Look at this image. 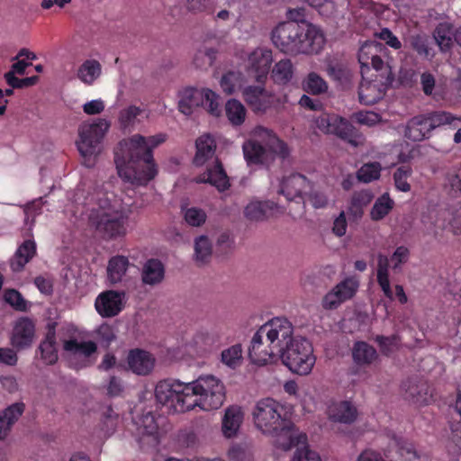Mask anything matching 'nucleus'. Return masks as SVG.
<instances>
[{
    "label": "nucleus",
    "instance_id": "1",
    "mask_svg": "<svg viewBox=\"0 0 461 461\" xmlns=\"http://www.w3.org/2000/svg\"><path fill=\"white\" fill-rule=\"evenodd\" d=\"M155 398L168 413H184L196 406L203 411L219 409L225 400V392L219 379L203 375L191 383L159 381L155 387Z\"/></svg>",
    "mask_w": 461,
    "mask_h": 461
},
{
    "label": "nucleus",
    "instance_id": "2",
    "mask_svg": "<svg viewBox=\"0 0 461 461\" xmlns=\"http://www.w3.org/2000/svg\"><path fill=\"white\" fill-rule=\"evenodd\" d=\"M167 134L148 138L135 134L119 142L114 151V162L120 177L136 185H146L158 175L153 149L164 143Z\"/></svg>",
    "mask_w": 461,
    "mask_h": 461
},
{
    "label": "nucleus",
    "instance_id": "3",
    "mask_svg": "<svg viewBox=\"0 0 461 461\" xmlns=\"http://www.w3.org/2000/svg\"><path fill=\"white\" fill-rule=\"evenodd\" d=\"M253 419L256 427L262 433L276 437V445L283 450L287 451L307 440L305 434L296 431L285 407L272 398L262 399L257 402Z\"/></svg>",
    "mask_w": 461,
    "mask_h": 461
},
{
    "label": "nucleus",
    "instance_id": "4",
    "mask_svg": "<svg viewBox=\"0 0 461 461\" xmlns=\"http://www.w3.org/2000/svg\"><path fill=\"white\" fill-rule=\"evenodd\" d=\"M271 40L280 51L290 55L317 54L325 44L323 32L311 23H280L272 30Z\"/></svg>",
    "mask_w": 461,
    "mask_h": 461
},
{
    "label": "nucleus",
    "instance_id": "5",
    "mask_svg": "<svg viewBox=\"0 0 461 461\" xmlns=\"http://www.w3.org/2000/svg\"><path fill=\"white\" fill-rule=\"evenodd\" d=\"M294 332L285 318H274L258 328L249 348V357L256 365L264 366L280 357L284 343Z\"/></svg>",
    "mask_w": 461,
    "mask_h": 461
},
{
    "label": "nucleus",
    "instance_id": "6",
    "mask_svg": "<svg viewBox=\"0 0 461 461\" xmlns=\"http://www.w3.org/2000/svg\"><path fill=\"white\" fill-rule=\"evenodd\" d=\"M84 204L95 203L89 214V224L95 232L105 240H115L127 234L129 215L122 210L115 209L107 194L102 191L86 196Z\"/></svg>",
    "mask_w": 461,
    "mask_h": 461
},
{
    "label": "nucleus",
    "instance_id": "7",
    "mask_svg": "<svg viewBox=\"0 0 461 461\" xmlns=\"http://www.w3.org/2000/svg\"><path fill=\"white\" fill-rule=\"evenodd\" d=\"M280 357L293 373L301 375H308L316 361L312 343L305 338L293 337V334L285 340Z\"/></svg>",
    "mask_w": 461,
    "mask_h": 461
},
{
    "label": "nucleus",
    "instance_id": "8",
    "mask_svg": "<svg viewBox=\"0 0 461 461\" xmlns=\"http://www.w3.org/2000/svg\"><path fill=\"white\" fill-rule=\"evenodd\" d=\"M316 127L326 134H333L352 147L365 142L364 135L347 119L335 114L323 113L315 120Z\"/></svg>",
    "mask_w": 461,
    "mask_h": 461
},
{
    "label": "nucleus",
    "instance_id": "9",
    "mask_svg": "<svg viewBox=\"0 0 461 461\" xmlns=\"http://www.w3.org/2000/svg\"><path fill=\"white\" fill-rule=\"evenodd\" d=\"M199 106L203 107L212 115L220 114L218 95L211 89L199 90L194 87H186L180 92L178 110L185 115H190Z\"/></svg>",
    "mask_w": 461,
    "mask_h": 461
},
{
    "label": "nucleus",
    "instance_id": "10",
    "mask_svg": "<svg viewBox=\"0 0 461 461\" xmlns=\"http://www.w3.org/2000/svg\"><path fill=\"white\" fill-rule=\"evenodd\" d=\"M108 128L109 123L105 119H98L94 123L81 125L77 146L83 158L86 159L98 153V146Z\"/></svg>",
    "mask_w": 461,
    "mask_h": 461
},
{
    "label": "nucleus",
    "instance_id": "11",
    "mask_svg": "<svg viewBox=\"0 0 461 461\" xmlns=\"http://www.w3.org/2000/svg\"><path fill=\"white\" fill-rule=\"evenodd\" d=\"M130 429L140 448L155 447L159 443L158 424L151 411L134 419Z\"/></svg>",
    "mask_w": 461,
    "mask_h": 461
},
{
    "label": "nucleus",
    "instance_id": "12",
    "mask_svg": "<svg viewBox=\"0 0 461 461\" xmlns=\"http://www.w3.org/2000/svg\"><path fill=\"white\" fill-rule=\"evenodd\" d=\"M273 61L272 51L267 48L254 50L248 58L247 71L258 84H265Z\"/></svg>",
    "mask_w": 461,
    "mask_h": 461
},
{
    "label": "nucleus",
    "instance_id": "13",
    "mask_svg": "<svg viewBox=\"0 0 461 461\" xmlns=\"http://www.w3.org/2000/svg\"><path fill=\"white\" fill-rule=\"evenodd\" d=\"M124 291L107 290L101 293L95 299V307L103 318L118 315L124 308Z\"/></svg>",
    "mask_w": 461,
    "mask_h": 461
},
{
    "label": "nucleus",
    "instance_id": "14",
    "mask_svg": "<svg viewBox=\"0 0 461 461\" xmlns=\"http://www.w3.org/2000/svg\"><path fill=\"white\" fill-rule=\"evenodd\" d=\"M359 282L354 277H347L339 282L322 300L325 309L338 308L342 303L351 299L357 292Z\"/></svg>",
    "mask_w": 461,
    "mask_h": 461
},
{
    "label": "nucleus",
    "instance_id": "15",
    "mask_svg": "<svg viewBox=\"0 0 461 461\" xmlns=\"http://www.w3.org/2000/svg\"><path fill=\"white\" fill-rule=\"evenodd\" d=\"M311 189V182L299 173L284 177L280 184V194L285 195L287 201L298 199L297 203H304V196Z\"/></svg>",
    "mask_w": 461,
    "mask_h": 461
},
{
    "label": "nucleus",
    "instance_id": "16",
    "mask_svg": "<svg viewBox=\"0 0 461 461\" xmlns=\"http://www.w3.org/2000/svg\"><path fill=\"white\" fill-rule=\"evenodd\" d=\"M35 337V323L28 317H21L13 328L11 344L17 350H23L32 346Z\"/></svg>",
    "mask_w": 461,
    "mask_h": 461
},
{
    "label": "nucleus",
    "instance_id": "17",
    "mask_svg": "<svg viewBox=\"0 0 461 461\" xmlns=\"http://www.w3.org/2000/svg\"><path fill=\"white\" fill-rule=\"evenodd\" d=\"M242 95L249 107L257 113L266 112L272 103V96L264 87V84L245 87Z\"/></svg>",
    "mask_w": 461,
    "mask_h": 461
},
{
    "label": "nucleus",
    "instance_id": "18",
    "mask_svg": "<svg viewBox=\"0 0 461 461\" xmlns=\"http://www.w3.org/2000/svg\"><path fill=\"white\" fill-rule=\"evenodd\" d=\"M127 365L132 373L139 375H147L154 368L155 358L144 349L134 348L128 353Z\"/></svg>",
    "mask_w": 461,
    "mask_h": 461
},
{
    "label": "nucleus",
    "instance_id": "19",
    "mask_svg": "<svg viewBox=\"0 0 461 461\" xmlns=\"http://www.w3.org/2000/svg\"><path fill=\"white\" fill-rule=\"evenodd\" d=\"M195 182L209 183L219 191H225L230 187L229 177L218 158L212 167H209L205 172L196 176Z\"/></svg>",
    "mask_w": 461,
    "mask_h": 461
},
{
    "label": "nucleus",
    "instance_id": "20",
    "mask_svg": "<svg viewBox=\"0 0 461 461\" xmlns=\"http://www.w3.org/2000/svg\"><path fill=\"white\" fill-rule=\"evenodd\" d=\"M57 326L58 323L56 321L47 323L45 338L39 346L41 357L47 365H53L58 361Z\"/></svg>",
    "mask_w": 461,
    "mask_h": 461
},
{
    "label": "nucleus",
    "instance_id": "21",
    "mask_svg": "<svg viewBox=\"0 0 461 461\" xmlns=\"http://www.w3.org/2000/svg\"><path fill=\"white\" fill-rule=\"evenodd\" d=\"M405 398L417 404H428L431 398L429 387L423 380L410 378L402 384Z\"/></svg>",
    "mask_w": 461,
    "mask_h": 461
},
{
    "label": "nucleus",
    "instance_id": "22",
    "mask_svg": "<svg viewBox=\"0 0 461 461\" xmlns=\"http://www.w3.org/2000/svg\"><path fill=\"white\" fill-rule=\"evenodd\" d=\"M328 415L333 421L350 424L356 420L357 410L351 402L340 401L329 406Z\"/></svg>",
    "mask_w": 461,
    "mask_h": 461
},
{
    "label": "nucleus",
    "instance_id": "23",
    "mask_svg": "<svg viewBox=\"0 0 461 461\" xmlns=\"http://www.w3.org/2000/svg\"><path fill=\"white\" fill-rule=\"evenodd\" d=\"M244 412L241 407L231 405L225 410L221 422V430L225 438H230L237 435L243 422Z\"/></svg>",
    "mask_w": 461,
    "mask_h": 461
},
{
    "label": "nucleus",
    "instance_id": "24",
    "mask_svg": "<svg viewBox=\"0 0 461 461\" xmlns=\"http://www.w3.org/2000/svg\"><path fill=\"white\" fill-rule=\"evenodd\" d=\"M165 266L158 258H149L142 266L140 276L146 285L155 286L165 278Z\"/></svg>",
    "mask_w": 461,
    "mask_h": 461
},
{
    "label": "nucleus",
    "instance_id": "25",
    "mask_svg": "<svg viewBox=\"0 0 461 461\" xmlns=\"http://www.w3.org/2000/svg\"><path fill=\"white\" fill-rule=\"evenodd\" d=\"M277 209L276 203L271 201H252L244 210L247 219L255 221H261L273 216Z\"/></svg>",
    "mask_w": 461,
    "mask_h": 461
},
{
    "label": "nucleus",
    "instance_id": "26",
    "mask_svg": "<svg viewBox=\"0 0 461 461\" xmlns=\"http://www.w3.org/2000/svg\"><path fill=\"white\" fill-rule=\"evenodd\" d=\"M24 410L25 404L19 402L11 404L0 413V439H4L8 435L12 426L23 415Z\"/></svg>",
    "mask_w": 461,
    "mask_h": 461
},
{
    "label": "nucleus",
    "instance_id": "27",
    "mask_svg": "<svg viewBox=\"0 0 461 461\" xmlns=\"http://www.w3.org/2000/svg\"><path fill=\"white\" fill-rule=\"evenodd\" d=\"M378 357L376 349L366 341H357L353 345L352 358L357 366H367Z\"/></svg>",
    "mask_w": 461,
    "mask_h": 461
},
{
    "label": "nucleus",
    "instance_id": "28",
    "mask_svg": "<svg viewBox=\"0 0 461 461\" xmlns=\"http://www.w3.org/2000/svg\"><path fill=\"white\" fill-rule=\"evenodd\" d=\"M195 147L196 153L194 158V164L199 167L214 156L216 142L210 134H204L196 140Z\"/></svg>",
    "mask_w": 461,
    "mask_h": 461
},
{
    "label": "nucleus",
    "instance_id": "29",
    "mask_svg": "<svg viewBox=\"0 0 461 461\" xmlns=\"http://www.w3.org/2000/svg\"><path fill=\"white\" fill-rule=\"evenodd\" d=\"M428 120L425 115L414 116L406 125L404 136L412 141H420L429 137L431 128L426 123Z\"/></svg>",
    "mask_w": 461,
    "mask_h": 461
},
{
    "label": "nucleus",
    "instance_id": "30",
    "mask_svg": "<svg viewBox=\"0 0 461 461\" xmlns=\"http://www.w3.org/2000/svg\"><path fill=\"white\" fill-rule=\"evenodd\" d=\"M130 267L129 258L122 255L112 257L107 265V279L112 285L122 282Z\"/></svg>",
    "mask_w": 461,
    "mask_h": 461
},
{
    "label": "nucleus",
    "instance_id": "31",
    "mask_svg": "<svg viewBox=\"0 0 461 461\" xmlns=\"http://www.w3.org/2000/svg\"><path fill=\"white\" fill-rule=\"evenodd\" d=\"M374 194L370 190L363 189L354 192L351 196L348 212L354 219H360L364 214V209L372 202Z\"/></svg>",
    "mask_w": 461,
    "mask_h": 461
},
{
    "label": "nucleus",
    "instance_id": "32",
    "mask_svg": "<svg viewBox=\"0 0 461 461\" xmlns=\"http://www.w3.org/2000/svg\"><path fill=\"white\" fill-rule=\"evenodd\" d=\"M376 281L384 296L393 301V293L389 280V258L383 254H379L377 258Z\"/></svg>",
    "mask_w": 461,
    "mask_h": 461
},
{
    "label": "nucleus",
    "instance_id": "33",
    "mask_svg": "<svg viewBox=\"0 0 461 461\" xmlns=\"http://www.w3.org/2000/svg\"><path fill=\"white\" fill-rule=\"evenodd\" d=\"M242 149L249 165H260L267 159V149L258 140H249L245 141Z\"/></svg>",
    "mask_w": 461,
    "mask_h": 461
},
{
    "label": "nucleus",
    "instance_id": "34",
    "mask_svg": "<svg viewBox=\"0 0 461 461\" xmlns=\"http://www.w3.org/2000/svg\"><path fill=\"white\" fill-rule=\"evenodd\" d=\"M36 254V244L33 240H24L15 252V258L11 267L14 271H21Z\"/></svg>",
    "mask_w": 461,
    "mask_h": 461
},
{
    "label": "nucleus",
    "instance_id": "35",
    "mask_svg": "<svg viewBox=\"0 0 461 461\" xmlns=\"http://www.w3.org/2000/svg\"><path fill=\"white\" fill-rule=\"evenodd\" d=\"M328 76L340 85H348L352 80V71L348 64L342 61H330L326 68Z\"/></svg>",
    "mask_w": 461,
    "mask_h": 461
},
{
    "label": "nucleus",
    "instance_id": "36",
    "mask_svg": "<svg viewBox=\"0 0 461 461\" xmlns=\"http://www.w3.org/2000/svg\"><path fill=\"white\" fill-rule=\"evenodd\" d=\"M387 52L388 50L384 45V50L382 51H375V54H373L369 62H367L366 67L360 66V73L364 80L367 77L366 74L369 72L371 68L376 72H380L383 76L390 73V68L384 62V58L387 56Z\"/></svg>",
    "mask_w": 461,
    "mask_h": 461
},
{
    "label": "nucleus",
    "instance_id": "37",
    "mask_svg": "<svg viewBox=\"0 0 461 461\" xmlns=\"http://www.w3.org/2000/svg\"><path fill=\"white\" fill-rule=\"evenodd\" d=\"M245 83L244 76L241 72L230 70L224 73L220 80V86L226 95H232L240 90Z\"/></svg>",
    "mask_w": 461,
    "mask_h": 461
},
{
    "label": "nucleus",
    "instance_id": "38",
    "mask_svg": "<svg viewBox=\"0 0 461 461\" xmlns=\"http://www.w3.org/2000/svg\"><path fill=\"white\" fill-rule=\"evenodd\" d=\"M453 26L447 23H439L433 33V37L442 51H447L453 45Z\"/></svg>",
    "mask_w": 461,
    "mask_h": 461
},
{
    "label": "nucleus",
    "instance_id": "39",
    "mask_svg": "<svg viewBox=\"0 0 461 461\" xmlns=\"http://www.w3.org/2000/svg\"><path fill=\"white\" fill-rule=\"evenodd\" d=\"M394 202L390 198L388 193L383 194L375 202L371 211L370 217L373 221H381L393 210Z\"/></svg>",
    "mask_w": 461,
    "mask_h": 461
},
{
    "label": "nucleus",
    "instance_id": "40",
    "mask_svg": "<svg viewBox=\"0 0 461 461\" xmlns=\"http://www.w3.org/2000/svg\"><path fill=\"white\" fill-rule=\"evenodd\" d=\"M428 122V127L434 130L435 128L443 126V125H451L456 128L460 122V119L454 116L452 113L445 111H436L425 115Z\"/></svg>",
    "mask_w": 461,
    "mask_h": 461
},
{
    "label": "nucleus",
    "instance_id": "41",
    "mask_svg": "<svg viewBox=\"0 0 461 461\" xmlns=\"http://www.w3.org/2000/svg\"><path fill=\"white\" fill-rule=\"evenodd\" d=\"M101 75V65L97 60L87 59L78 68V78L86 85H92Z\"/></svg>",
    "mask_w": 461,
    "mask_h": 461
},
{
    "label": "nucleus",
    "instance_id": "42",
    "mask_svg": "<svg viewBox=\"0 0 461 461\" xmlns=\"http://www.w3.org/2000/svg\"><path fill=\"white\" fill-rule=\"evenodd\" d=\"M225 113L228 120L233 126H240L245 122L246 108L236 99H230L226 103Z\"/></svg>",
    "mask_w": 461,
    "mask_h": 461
},
{
    "label": "nucleus",
    "instance_id": "43",
    "mask_svg": "<svg viewBox=\"0 0 461 461\" xmlns=\"http://www.w3.org/2000/svg\"><path fill=\"white\" fill-rule=\"evenodd\" d=\"M294 69L291 60L284 59L275 65L272 69L271 77L275 83L285 85L292 79Z\"/></svg>",
    "mask_w": 461,
    "mask_h": 461
},
{
    "label": "nucleus",
    "instance_id": "44",
    "mask_svg": "<svg viewBox=\"0 0 461 461\" xmlns=\"http://www.w3.org/2000/svg\"><path fill=\"white\" fill-rule=\"evenodd\" d=\"M256 133L260 136H267L268 138V142L270 144L271 149L280 158H285L289 156L290 149L287 144L279 138H277L272 131L264 127H258L256 129Z\"/></svg>",
    "mask_w": 461,
    "mask_h": 461
},
{
    "label": "nucleus",
    "instance_id": "45",
    "mask_svg": "<svg viewBox=\"0 0 461 461\" xmlns=\"http://www.w3.org/2000/svg\"><path fill=\"white\" fill-rule=\"evenodd\" d=\"M383 95L377 89L376 85L371 81L362 82L358 89V97L361 104L372 105L376 104Z\"/></svg>",
    "mask_w": 461,
    "mask_h": 461
},
{
    "label": "nucleus",
    "instance_id": "46",
    "mask_svg": "<svg viewBox=\"0 0 461 461\" xmlns=\"http://www.w3.org/2000/svg\"><path fill=\"white\" fill-rule=\"evenodd\" d=\"M302 85L303 89L311 95H321L328 90L327 82L315 72L309 73Z\"/></svg>",
    "mask_w": 461,
    "mask_h": 461
},
{
    "label": "nucleus",
    "instance_id": "47",
    "mask_svg": "<svg viewBox=\"0 0 461 461\" xmlns=\"http://www.w3.org/2000/svg\"><path fill=\"white\" fill-rule=\"evenodd\" d=\"M411 48L421 58L430 59L434 57L429 46V38L424 34L411 35L409 38Z\"/></svg>",
    "mask_w": 461,
    "mask_h": 461
},
{
    "label": "nucleus",
    "instance_id": "48",
    "mask_svg": "<svg viewBox=\"0 0 461 461\" xmlns=\"http://www.w3.org/2000/svg\"><path fill=\"white\" fill-rule=\"evenodd\" d=\"M120 417L111 406H108L102 414L100 422V429L104 432V436L113 434L119 424Z\"/></svg>",
    "mask_w": 461,
    "mask_h": 461
},
{
    "label": "nucleus",
    "instance_id": "49",
    "mask_svg": "<svg viewBox=\"0 0 461 461\" xmlns=\"http://www.w3.org/2000/svg\"><path fill=\"white\" fill-rule=\"evenodd\" d=\"M221 362L227 366L235 369L241 364L242 347L240 344H235L224 350L221 354Z\"/></svg>",
    "mask_w": 461,
    "mask_h": 461
},
{
    "label": "nucleus",
    "instance_id": "50",
    "mask_svg": "<svg viewBox=\"0 0 461 461\" xmlns=\"http://www.w3.org/2000/svg\"><path fill=\"white\" fill-rule=\"evenodd\" d=\"M412 174V169L409 165H402L394 171L393 181L395 188L401 192H409L411 190V185L408 183V179Z\"/></svg>",
    "mask_w": 461,
    "mask_h": 461
},
{
    "label": "nucleus",
    "instance_id": "51",
    "mask_svg": "<svg viewBox=\"0 0 461 461\" xmlns=\"http://www.w3.org/2000/svg\"><path fill=\"white\" fill-rule=\"evenodd\" d=\"M217 50L213 48H203L197 50L194 58L196 68L206 69L212 66L216 59Z\"/></svg>",
    "mask_w": 461,
    "mask_h": 461
},
{
    "label": "nucleus",
    "instance_id": "52",
    "mask_svg": "<svg viewBox=\"0 0 461 461\" xmlns=\"http://www.w3.org/2000/svg\"><path fill=\"white\" fill-rule=\"evenodd\" d=\"M381 166L378 162L363 165L357 172V179L359 182L370 183L380 177Z\"/></svg>",
    "mask_w": 461,
    "mask_h": 461
},
{
    "label": "nucleus",
    "instance_id": "53",
    "mask_svg": "<svg viewBox=\"0 0 461 461\" xmlns=\"http://www.w3.org/2000/svg\"><path fill=\"white\" fill-rule=\"evenodd\" d=\"M195 259L199 263H205L212 256V244L206 236H200L194 242Z\"/></svg>",
    "mask_w": 461,
    "mask_h": 461
},
{
    "label": "nucleus",
    "instance_id": "54",
    "mask_svg": "<svg viewBox=\"0 0 461 461\" xmlns=\"http://www.w3.org/2000/svg\"><path fill=\"white\" fill-rule=\"evenodd\" d=\"M455 410L460 416V420L450 422L449 440L455 445L458 451H461V393L458 392Z\"/></svg>",
    "mask_w": 461,
    "mask_h": 461
},
{
    "label": "nucleus",
    "instance_id": "55",
    "mask_svg": "<svg viewBox=\"0 0 461 461\" xmlns=\"http://www.w3.org/2000/svg\"><path fill=\"white\" fill-rule=\"evenodd\" d=\"M384 45L376 41H366L358 50L357 59L360 66L366 67L375 51H382Z\"/></svg>",
    "mask_w": 461,
    "mask_h": 461
},
{
    "label": "nucleus",
    "instance_id": "56",
    "mask_svg": "<svg viewBox=\"0 0 461 461\" xmlns=\"http://www.w3.org/2000/svg\"><path fill=\"white\" fill-rule=\"evenodd\" d=\"M375 340L378 344L382 354L387 357L398 349L400 344V337L396 334L391 336L377 335Z\"/></svg>",
    "mask_w": 461,
    "mask_h": 461
},
{
    "label": "nucleus",
    "instance_id": "57",
    "mask_svg": "<svg viewBox=\"0 0 461 461\" xmlns=\"http://www.w3.org/2000/svg\"><path fill=\"white\" fill-rule=\"evenodd\" d=\"M142 113V110L135 105H130L122 109L119 114V122L121 127L124 130L133 126L137 121V117Z\"/></svg>",
    "mask_w": 461,
    "mask_h": 461
},
{
    "label": "nucleus",
    "instance_id": "58",
    "mask_svg": "<svg viewBox=\"0 0 461 461\" xmlns=\"http://www.w3.org/2000/svg\"><path fill=\"white\" fill-rule=\"evenodd\" d=\"M5 78L8 86L12 88L22 89L29 86H32L39 81L38 76L28 77L24 78H19L13 72H7L5 75Z\"/></svg>",
    "mask_w": 461,
    "mask_h": 461
},
{
    "label": "nucleus",
    "instance_id": "59",
    "mask_svg": "<svg viewBox=\"0 0 461 461\" xmlns=\"http://www.w3.org/2000/svg\"><path fill=\"white\" fill-rule=\"evenodd\" d=\"M184 218L189 225L193 227H200L205 222L207 215L203 209L190 207L185 211Z\"/></svg>",
    "mask_w": 461,
    "mask_h": 461
},
{
    "label": "nucleus",
    "instance_id": "60",
    "mask_svg": "<svg viewBox=\"0 0 461 461\" xmlns=\"http://www.w3.org/2000/svg\"><path fill=\"white\" fill-rule=\"evenodd\" d=\"M5 301L17 311L25 312L27 310L26 301L23 295L14 289H8L4 294Z\"/></svg>",
    "mask_w": 461,
    "mask_h": 461
},
{
    "label": "nucleus",
    "instance_id": "61",
    "mask_svg": "<svg viewBox=\"0 0 461 461\" xmlns=\"http://www.w3.org/2000/svg\"><path fill=\"white\" fill-rule=\"evenodd\" d=\"M306 440L303 443H299L294 447H299L300 445L303 447H297L292 461H321L319 455L312 451L305 446Z\"/></svg>",
    "mask_w": 461,
    "mask_h": 461
},
{
    "label": "nucleus",
    "instance_id": "62",
    "mask_svg": "<svg viewBox=\"0 0 461 461\" xmlns=\"http://www.w3.org/2000/svg\"><path fill=\"white\" fill-rule=\"evenodd\" d=\"M410 258V250L405 246H399L396 248L394 252L390 258V261L393 263V269L397 271L401 268V266L408 261Z\"/></svg>",
    "mask_w": 461,
    "mask_h": 461
},
{
    "label": "nucleus",
    "instance_id": "63",
    "mask_svg": "<svg viewBox=\"0 0 461 461\" xmlns=\"http://www.w3.org/2000/svg\"><path fill=\"white\" fill-rule=\"evenodd\" d=\"M186 6L193 13L212 12L213 0H187Z\"/></svg>",
    "mask_w": 461,
    "mask_h": 461
},
{
    "label": "nucleus",
    "instance_id": "64",
    "mask_svg": "<svg viewBox=\"0 0 461 461\" xmlns=\"http://www.w3.org/2000/svg\"><path fill=\"white\" fill-rule=\"evenodd\" d=\"M378 37L380 40L384 41L386 45L394 50H400L402 48V43L399 39L388 28L382 29L378 33Z\"/></svg>",
    "mask_w": 461,
    "mask_h": 461
}]
</instances>
